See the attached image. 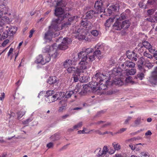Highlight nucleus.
I'll return each mask as SVG.
<instances>
[{
    "label": "nucleus",
    "instance_id": "nucleus-1",
    "mask_svg": "<svg viewBox=\"0 0 157 157\" xmlns=\"http://www.w3.org/2000/svg\"><path fill=\"white\" fill-rule=\"evenodd\" d=\"M56 44H53L51 46H47L44 49V51L49 53H45L43 55H40L37 57L35 62L37 63H40L42 65L45 64L50 60L51 57L55 59L58 55L56 49Z\"/></svg>",
    "mask_w": 157,
    "mask_h": 157
},
{
    "label": "nucleus",
    "instance_id": "nucleus-2",
    "mask_svg": "<svg viewBox=\"0 0 157 157\" xmlns=\"http://www.w3.org/2000/svg\"><path fill=\"white\" fill-rule=\"evenodd\" d=\"M93 81L91 82L90 87L94 90H104L107 88L106 85L101 83V82L105 81L107 84L109 82V77L100 73H97L92 78Z\"/></svg>",
    "mask_w": 157,
    "mask_h": 157
},
{
    "label": "nucleus",
    "instance_id": "nucleus-3",
    "mask_svg": "<svg viewBox=\"0 0 157 157\" xmlns=\"http://www.w3.org/2000/svg\"><path fill=\"white\" fill-rule=\"evenodd\" d=\"M64 11L61 8H57L55 10V14L58 17L57 19H53L52 20V24L53 25V28L56 30H59L62 29L64 27L70 25L71 24L69 23H65L62 25L61 29L59 27V25L60 24L61 22L64 18L66 17V15H64L63 16Z\"/></svg>",
    "mask_w": 157,
    "mask_h": 157
},
{
    "label": "nucleus",
    "instance_id": "nucleus-4",
    "mask_svg": "<svg viewBox=\"0 0 157 157\" xmlns=\"http://www.w3.org/2000/svg\"><path fill=\"white\" fill-rule=\"evenodd\" d=\"M87 54L83 51L79 52L78 53V58L81 59V61L79 63L78 67L82 69L86 70L90 67L89 63L87 61Z\"/></svg>",
    "mask_w": 157,
    "mask_h": 157
},
{
    "label": "nucleus",
    "instance_id": "nucleus-5",
    "mask_svg": "<svg viewBox=\"0 0 157 157\" xmlns=\"http://www.w3.org/2000/svg\"><path fill=\"white\" fill-rule=\"evenodd\" d=\"M9 8L4 4L0 5V31L3 29V27L8 22L9 18L7 17H2L3 14L7 13Z\"/></svg>",
    "mask_w": 157,
    "mask_h": 157
},
{
    "label": "nucleus",
    "instance_id": "nucleus-6",
    "mask_svg": "<svg viewBox=\"0 0 157 157\" xmlns=\"http://www.w3.org/2000/svg\"><path fill=\"white\" fill-rule=\"evenodd\" d=\"M76 29L75 31L73 33L75 34V36L76 38L79 40H86V36L85 35L86 32L84 29H80L79 26L75 27Z\"/></svg>",
    "mask_w": 157,
    "mask_h": 157
},
{
    "label": "nucleus",
    "instance_id": "nucleus-7",
    "mask_svg": "<svg viewBox=\"0 0 157 157\" xmlns=\"http://www.w3.org/2000/svg\"><path fill=\"white\" fill-rule=\"evenodd\" d=\"M89 88L88 86L86 85L84 86L83 88L84 90H82V86L80 84H78L77 85L75 89L74 90V92L75 97L76 98L77 96L76 94L81 96L85 94L87 91V89Z\"/></svg>",
    "mask_w": 157,
    "mask_h": 157
},
{
    "label": "nucleus",
    "instance_id": "nucleus-8",
    "mask_svg": "<svg viewBox=\"0 0 157 157\" xmlns=\"http://www.w3.org/2000/svg\"><path fill=\"white\" fill-rule=\"evenodd\" d=\"M94 8L96 10L95 11L97 13H100L105 11V9L103 6L102 1H98L95 3Z\"/></svg>",
    "mask_w": 157,
    "mask_h": 157
},
{
    "label": "nucleus",
    "instance_id": "nucleus-9",
    "mask_svg": "<svg viewBox=\"0 0 157 157\" xmlns=\"http://www.w3.org/2000/svg\"><path fill=\"white\" fill-rule=\"evenodd\" d=\"M81 26L84 28L85 32L86 30H89L91 29L92 28L93 25L91 22L84 19V20H82Z\"/></svg>",
    "mask_w": 157,
    "mask_h": 157
},
{
    "label": "nucleus",
    "instance_id": "nucleus-10",
    "mask_svg": "<svg viewBox=\"0 0 157 157\" xmlns=\"http://www.w3.org/2000/svg\"><path fill=\"white\" fill-rule=\"evenodd\" d=\"M53 25L52 23V25L49 27L48 30L45 33L44 37L45 39L47 40H49L50 41L51 39L52 36L53 35L54 31H57L55 30L53 28Z\"/></svg>",
    "mask_w": 157,
    "mask_h": 157
},
{
    "label": "nucleus",
    "instance_id": "nucleus-11",
    "mask_svg": "<svg viewBox=\"0 0 157 157\" xmlns=\"http://www.w3.org/2000/svg\"><path fill=\"white\" fill-rule=\"evenodd\" d=\"M85 69H82L81 68L78 67L77 71L75 72V73L73 74V78L74 81L75 82H77L79 79L80 77V75L81 73L84 72V70Z\"/></svg>",
    "mask_w": 157,
    "mask_h": 157
},
{
    "label": "nucleus",
    "instance_id": "nucleus-12",
    "mask_svg": "<svg viewBox=\"0 0 157 157\" xmlns=\"http://www.w3.org/2000/svg\"><path fill=\"white\" fill-rule=\"evenodd\" d=\"M68 39L64 38L61 43L58 45V48L61 50H65L68 48L67 45L69 43Z\"/></svg>",
    "mask_w": 157,
    "mask_h": 157
},
{
    "label": "nucleus",
    "instance_id": "nucleus-13",
    "mask_svg": "<svg viewBox=\"0 0 157 157\" xmlns=\"http://www.w3.org/2000/svg\"><path fill=\"white\" fill-rule=\"evenodd\" d=\"M59 105L58 111L59 112H63L66 109L67 106V102L65 100H61L59 102Z\"/></svg>",
    "mask_w": 157,
    "mask_h": 157
},
{
    "label": "nucleus",
    "instance_id": "nucleus-14",
    "mask_svg": "<svg viewBox=\"0 0 157 157\" xmlns=\"http://www.w3.org/2000/svg\"><path fill=\"white\" fill-rule=\"evenodd\" d=\"M150 82L151 83H155L157 80V67L151 73V75L150 78Z\"/></svg>",
    "mask_w": 157,
    "mask_h": 157
},
{
    "label": "nucleus",
    "instance_id": "nucleus-15",
    "mask_svg": "<svg viewBox=\"0 0 157 157\" xmlns=\"http://www.w3.org/2000/svg\"><path fill=\"white\" fill-rule=\"evenodd\" d=\"M127 57L130 59L135 61L137 60L136 57H137V55L134 52H129L127 53Z\"/></svg>",
    "mask_w": 157,
    "mask_h": 157
},
{
    "label": "nucleus",
    "instance_id": "nucleus-16",
    "mask_svg": "<svg viewBox=\"0 0 157 157\" xmlns=\"http://www.w3.org/2000/svg\"><path fill=\"white\" fill-rule=\"evenodd\" d=\"M113 26V28L116 30H120L122 29L121 23L119 19H117Z\"/></svg>",
    "mask_w": 157,
    "mask_h": 157
},
{
    "label": "nucleus",
    "instance_id": "nucleus-17",
    "mask_svg": "<svg viewBox=\"0 0 157 157\" xmlns=\"http://www.w3.org/2000/svg\"><path fill=\"white\" fill-rule=\"evenodd\" d=\"M7 28H8L7 30H8L10 36H12L17 31V28L14 26H10L9 27L8 26L6 27Z\"/></svg>",
    "mask_w": 157,
    "mask_h": 157
},
{
    "label": "nucleus",
    "instance_id": "nucleus-18",
    "mask_svg": "<svg viewBox=\"0 0 157 157\" xmlns=\"http://www.w3.org/2000/svg\"><path fill=\"white\" fill-rule=\"evenodd\" d=\"M56 98V100H63V98H64L65 96L64 93L62 92H57L55 94Z\"/></svg>",
    "mask_w": 157,
    "mask_h": 157
},
{
    "label": "nucleus",
    "instance_id": "nucleus-19",
    "mask_svg": "<svg viewBox=\"0 0 157 157\" xmlns=\"http://www.w3.org/2000/svg\"><path fill=\"white\" fill-rule=\"evenodd\" d=\"M56 99L55 94L45 98L46 101L48 103H51L55 101H56Z\"/></svg>",
    "mask_w": 157,
    "mask_h": 157
},
{
    "label": "nucleus",
    "instance_id": "nucleus-20",
    "mask_svg": "<svg viewBox=\"0 0 157 157\" xmlns=\"http://www.w3.org/2000/svg\"><path fill=\"white\" fill-rule=\"evenodd\" d=\"M47 82L49 84H52L58 83V80L56 77H51L48 78Z\"/></svg>",
    "mask_w": 157,
    "mask_h": 157
},
{
    "label": "nucleus",
    "instance_id": "nucleus-21",
    "mask_svg": "<svg viewBox=\"0 0 157 157\" xmlns=\"http://www.w3.org/2000/svg\"><path fill=\"white\" fill-rule=\"evenodd\" d=\"M96 13L95 11L93 10H90L87 12L86 14V19H90L92 18L94 16L95 14Z\"/></svg>",
    "mask_w": 157,
    "mask_h": 157
},
{
    "label": "nucleus",
    "instance_id": "nucleus-22",
    "mask_svg": "<svg viewBox=\"0 0 157 157\" xmlns=\"http://www.w3.org/2000/svg\"><path fill=\"white\" fill-rule=\"evenodd\" d=\"M130 23L128 20H125L121 23L122 29H127L130 26Z\"/></svg>",
    "mask_w": 157,
    "mask_h": 157
},
{
    "label": "nucleus",
    "instance_id": "nucleus-23",
    "mask_svg": "<svg viewBox=\"0 0 157 157\" xmlns=\"http://www.w3.org/2000/svg\"><path fill=\"white\" fill-rule=\"evenodd\" d=\"M116 16L115 17H113V18H110L108 19L107 20L105 23V25L106 27H110L113 22L114 20L115 19Z\"/></svg>",
    "mask_w": 157,
    "mask_h": 157
},
{
    "label": "nucleus",
    "instance_id": "nucleus-24",
    "mask_svg": "<svg viewBox=\"0 0 157 157\" xmlns=\"http://www.w3.org/2000/svg\"><path fill=\"white\" fill-rule=\"evenodd\" d=\"M72 61L71 60L67 59L63 62V66L65 68H68L72 65Z\"/></svg>",
    "mask_w": 157,
    "mask_h": 157
},
{
    "label": "nucleus",
    "instance_id": "nucleus-25",
    "mask_svg": "<svg viewBox=\"0 0 157 157\" xmlns=\"http://www.w3.org/2000/svg\"><path fill=\"white\" fill-rule=\"evenodd\" d=\"M124 63L125 66L130 68L134 67L135 65L134 63L130 61H126Z\"/></svg>",
    "mask_w": 157,
    "mask_h": 157
},
{
    "label": "nucleus",
    "instance_id": "nucleus-26",
    "mask_svg": "<svg viewBox=\"0 0 157 157\" xmlns=\"http://www.w3.org/2000/svg\"><path fill=\"white\" fill-rule=\"evenodd\" d=\"M78 67H76V68L73 67H68L67 69V71L69 73H73L74 74L75 73V72L77 71Z\"/></svg>",
    "mask_w": 157,
    "mask_h": 157
},
{
    "label": "nucleus",
    "instance_id": "nucleus-27",
    "mask_svg": "<svg viewBox=\"0 0 157 157\" xmlns=\"http://www.w3.org/2000/svg\"><path fill=\"white\" fill-rule=\"evenodd\" d=\"M136 70L135 68H132L131 69L127 71L126 72V75H133L136 73Z\"/></svg>",
    "mask_w": 157,
    "mask_h": 157
},
{
    "label": "nucleus",
    "instance_id": "nucleus-28",
    "mask_svg": "<svg viewBox=\"0 0 157 157\" xmlns=\"http://www.w3.org/2000/svg\"><path fill=\"white\" fill-rule=\"evenodd\" d=\"M26 112V111L25 110H21L17 113V119H19Z\"/></svg>",
    "mask_w": 157,
    "mask_h": 157
},
{
    "label": "nucleus",
    "instance_id": "nucleus-29",
    "mask_svg": "<svg viewBox=\"0 0 157 157\" xmlns=\"http://www.w3.org/2000/svg\"><path fill=\"white\" fill-rule=\"evenodd\" d=\"M74 92L73 90L67 92L65 94L66 98H70L73 95L75 96Z\"/></svg>",
    "mask_w": 157,
    "mask_h": 157
},
{
    "label": "nucleus",
    "instance_id": "nucleus-30",
    "mask_svg": "<svg viewBox=\"0 0 157 157\" xmlns=\"http://www.w3.org/2000/svg\"><path fill=\"white\" fill-rule=\"evenodd\" d=\"M108 151L107 147L106 146H104L102 150V152L98 153V156H100L101 155L104 154H106L108 152Z\"/></svg>",
    "mask_w": 157,
    "mask_h": 157
},
{
    "label": "nucleus",
    "instance_id": "nucleus-31",
    "mask_svg": "<svg viewBox=\"0 0 157 157\" xmlns=\"http://www.w3.org/2000/svg\"><path fill=\"white\" fill-rule=\"evenodd\" d=\"M112 145L115 150L118 151L121 149V145L118 143L114 142L112 144Z\"/></svg>",
    "mask_w": 157,
    "mask_h": 157
},
{
    "label": "nucleus",
    "instance_id": "nucleus-32",
    "mask_svg": "<svg viewBox=\"0 0 157 157\" xmlns=\"http://www.w3.org/2000/svg\"><path fill=\"white\" fill-rule=\"evenodd\" d=\"M55 91L53 90H48L46 91V94L45 95V98L48 97L52 96L53 95H54Z\"/></svg>",
    "mask_w": 157,
    "mask_h": 157
},
{
    "label": "nucleus",
    "instance_id": "nucleus-33",
    "mask_svg": "<svg viewBox=\"0 0 157 157\" xmlns=\"http://www.w3.org/2000/svg\"><path fill=\"white\" fill-rule=\"evenodd\" d=\"M91 34L94 36H97L100 35L101 33L100 31L98 30H93L91 32Z\"/></svg>",
    "mask_w": 157,
    "mask_h": 157
},
{
    "label": "nucleus",
    "instance_id": "nucleus-34",
    "mask_svg": "<svg viewBox=\"0 0 157 157\" xmlns=\"http://www.w3.org/2000/svg\"><path fill=\"white\" fill-rule=\"evenodd\" d=\"M142 44V46L144 47V48H145L147 49H148L149 48H150L151 45V44L147 41H145L144 42H143Z\"/></svg>",
    "mask_w": 157,
    "mask_h": 157
},
{
    "label": "nucleus",
    "instance_id": "nucleus-35",
    "mask_svg": "<svg viewBox=\"0 0 157 157\" xmlns=\"http://www.w3.org/2000/svg\"><path fill=\"white\" fill-rule=\"evenodd\" d=\"M9 36H10L8 30H6L4 31L2 35V38L4 39L7 38Z\"/></svg>",
    "mask_w": 157,
    "mask_h": 157
},
{
    "label": "nucleus",
    "instance_id": "nucleus-36",
    "mask_svg": "<svg viewBox=\"0 0 157 157\" xmlns=\"http://www.w3.org/2000/svg\"><path fill=\"white\" fill-rule=\"evenodd\" d=\"M141 123V117H138L134 121V124L136 126L139 125Z\"/></svg>",
    "mask_w": 157,
    "mask_h": 157
},
{
    "label": "nucleus",
    "instance_id": "nucleus-37",
    "mask_svg": "<svg viewBox=\"0 0 157 157\" xmlns=\"http://www.w3.org/2000/svg\"><path fill=\"white\" fill-rule=\"evenodd\" d=\"M93 51V49L92 48H89L86 49L84 52L88 56L90 55V53H92Z\"/></svg>",
    "mask_w": 157,
    "mask_h": 157
},
{
    "label": "nucleus",
    "instance_id": "nucleus-38",
    "mask_svg": "<svg viewBox=\"0 0 157 157\" xmlns=\"http://www.w3.org/2000/svg\"><path fill=\"white\" fill-rule=\"evenodd\" d=\"M95 55L93 54V55H90L87 56V61L88 60L90 61H93L95 59Z\"/></svg>",
    "mask_w": 157,
    "mask_h": 157
},
{
    "label": "nucleus",
    "instance_id": "nucleus-39",
    "mask_svg": "<svg viewBox=\"0 0 157 157\" xmlns=\"http://www.w3.org/2000/svg\"><path fill=\"white\" fill-rule=\"evenodd\" d=\"M138 46L140 48L138 49V52L139 53L143 52L144 51V48L142 46V43H140L138 44Z\"/></svg>",
    "mask_w": 157,
    "mask_h": 157
},
{
    "label": "nucleus",
    "instance_id": "nucleus-40",
    "mask_svg": "<svg viewBox=\"0 0 157 157\" xmlns=\"http://www.w3.org/2000/svg\"><path fill=\"white\" fill-rule=\"evenodd\" d=\"M147 60L144 57H141L140 58L139 62L140 63L143 65L144 62L146 63Z\"/></svg>",
    "mask_w": 157,
    "mask_h": 157
},
{
    "label": "nucleus",
    "instance_id": "nucleus-41",
    "mask_svg": "<svg viewBox=\"0 0 157 157\" xmlns=\"http://www.w3.org/2000/svg\"><path fill=\"white\" fill-rule=\"evenodd\" d=\"M82 122H80L77 124L74 125L73 126L74 129L78 130V129L81 128L82 125Z\"/></svg>",
    "mask_w": 157,
    "mask_h": 157
},
{
    "label": "nucleus",
    "instance_id": "nucleus-42",
    "mask_svg": "<svg viewBox=\"0 0 157 157\" xmlns=\"http://www.w3.org/2000/svg\"><path fill=\"white\" fill-rule=\"evenodd\" d=\"M144 57H146L149 59H152L153 56L147 52L145 51L144 53Z\"/></svg>",
    "mask_w": 157,
    "mask_h": 157
},
{
    "label": "nucleus",
    "instance_id": "nucleus-43",
    "mask_svg": "<svg viewBox=\"0 0 157 157\" xmlns=\"http://www.w3.org/2000/svg\"><path fill=\"white\" fill-rule=\"evenodd\" d=\"M33 120V119L32 117H30L25 120L23 121L22 123L24 124H27L32 121Z\"/></svg>",
    "mask_w": 157,
    "mask_h": 157
},
{
    "label": "nucleus",
    "instance_id": "nucleus-44",
    "mask_svg": "<svg viewBox=\"0 0 157 157\" xmlns=\"http://www.w3.org/2000/svg\"><path fill=\"white\" fill-rule=\"evenodd\" d=\"M58 135L55 134L52 136L50 137V139L53 141L57 140L59 139L58 137H57Z\"/></svg>",
    "mask_w": 157,
    "mask_h": 157
},
{
    "label": "nucleus",
    "instance_id": "nucleus-45",
    "mask_svg": "<svg viewBox=\"0 0 157 157\" xmlns=\"http://www.w3.org/2000/svg\"><path fill=\"white\" fill-rule=\"evenodd\" d=\"M126 128H121L120 130H118V131L116 132L115 133V134H121L124 131H126L127 130Z\"/></svg>",
    "mask_w": 157,
    "mask_h": 157
},
{
    "label": "nucleus",
    "instance_id": "nucleus-46",
    "mask_svg": "<svg viewBox=\"0 0 157 157\" xmlns=\"http://www.w3.org/2000/svg\"><path fill=\"white\" fill-rule=\"evenodd\" d=\"M5 97V94L4 93H2L1 94V97H0V101H1V105L0 104V107H1L2 104V102L3 101V100L4 99Z\"/></svg>",
    "mask_w": 157,
    "mask_h": 157
},
{
    "label": "nucleus",
    "instance_id": "nucleus-47",
    "mask_svg": "<svg viewBox=\"0 0 157 157\" xmlns=\"http://www.w3.org/2000/svg\"><path fill=\"white\" fill-rule=\"evenodd\" d=\"M94 54L95 55V56L98 57L100 56L101 54V50H95L94 53Z\"/></svg>",
    "mask_w": 157,
    "mask_h": 157
},
{
    "label": "nucleus",
    "instance_id": "nucleus-48",
    "mask_svg": "<svg viewBox=\"0 0 157 157\" xmlns=\"http://www.w3.org/2000/svg\"><path fill=\"white\" fill-rule=\"evenodd\" d=\"M95 48L96 50H101V51L102 48V45L99 44H98L95 46Z\"/></svg>",
    "mask_w": 157,
    "mask_h": 157
},
{
    "label": "nucleus",
    "instance_id": "nucleus-49",
    "mask_svg": "<svg viewBox=\"0 0 157 157\" xmlns=\"http://www.w3.org/2000/svg\"><path fill=\"white\" fill-rule=\"evenodd\" d=\"M132 118V117L128 116L127 118L125 120L124 124H128L129 122L130 121Z\"/></svg>",
    "mask_w": 157,
    "mask_h": 157
},
{
    "label": "nucleus",
    "instance_id": "nucleus-50",
    "mask_svg": "<svg viewBox=\"0 0 157 157\" xmlns=\"http://www.w3.org/2000/svg\"><path fill=\"white\" fill-rule=\"evenodd\" d=\"M126 18V16L124 13H122L120 16L119 18H117V19H119V20L121 21L122 20L125 19Z\"/></svg>",
    "mask_w": 157,
    "mask_h": 157
},
{
    "label": "nucleus",
    "instance_id": "nucleus-51",
    "mask_svg": "<svg viewBox=\"0 0 157 157\" xmlns=\"http://www.w3.org/2000/svg\"><path fill=\"white\" fill-rule=\"evenodd\" d=\"M154 10L153 9L149 10L147 11V15L151 16L154 13Z\"/></svg>",
    "mask_w": 157,
    "mask_h": 157
},
{
    "label": "nucleus",
    "instance_id": "nucleus-52",
    "mask_svg": "<svg viewBox=\"0 0 157 157\" xmlns=\"http://www.w3.org/2000/svg\"><path fill=\"white\" fill-rule=\"evenodd\" d=\"M110 8L112 9L113 11H118L119 9L117 6H113L112 7H110Z\"/></svg>",
    "mask_w": 157,
    "mask_h": 157
},
{
    "label": "nucleus",
    "instance_id": "nucleus-53",
    "mask_svg": "<svg viewBox=\"0 0 157 157\" xmlns=\"http://www.w3.org/2000/svg\"><path fill=\"white\" fill-rule=\"evenodd\" d=\"M137 76L140 79L142 80L144 77V74L142 72L138 74Z\"/></svg>",
    "mask_w": 157,
    "mask_h": 157
},
{
    "label": "nucleus",
    "instance_id": "nucleus-54",
    "mask_svg": "<svg viewBox=\"0 0 157 157\" xmlns=\"http://www.w3.org/2000/svg\"><path fill=\"white\" fill-rule=\"evenodd\" d=\"M146 63V67H147L149 69L150 68L152 67L153 65L151 63H149V61H148L147 60Z\"/></svg>",
    "mask_w": 157,
    "mask_h": 157
},
{
    "label": "nucleus",
    "instance_id": "nucleus-55",
    "mask_svg": "<svg viewBox=\"0 0 157 157\" xmlns=\"http://www.w3.org/2000/svg\"><path fill=\"white\" fill-rule=\"evenodd\" d=\"M141 157H149V155L147 152H142L141 153Z\"/></svg>",
    "mask_w": 157,
    "mask_h": 157
},
{
    "label": "nucleus",
    "instance_id": "nucleus-56",
    "mask_svg": "<svg viewBox=\"0 0 157 157\" xmlns=\"http://www.w3.org/2000/svg\"><path fill=\"white\" fill-rule=\"evenodd\" d=\"M148 49L149 50V52L152 53H154V52L155 51V49L152 47L151 45V47H150V48H149Z\"/></svg>",
    "mask_w": 157,
    "mask_h": 157
},
{
    "label": "nucleus",
    "instance_id": "nucleus-57",
    "mask_svg": "<svg viewBox=\"0 0 157 157\" xmlns=\"http://www.w3.org/2000/svg\"><path fill=\"white\" fill-rule=\"evenodd\" d=\"M111 124V123L110 122H108L104 124L103 125H102L101 127V128H105L108 126H109Z\"/></svg>",
    "mask_w": 157,
    "mask_h": 157
},
{
    "label": "nucleus",
    "instance_id": "nucleus-58",
    "mask_svg": "<svg viewBox=\"0 0 157 157\" xmlns=\"http://www.w3.org/2000/svg\"><path fill=\"white\" fill-rule=\"evenodd\" d=\"M13 51V49L12 48H11L10 49L9 52L8 53V56H10L12 54Z\"/></svg>",
    "mask_w": 157,
    "mask_h": 157
},
{
    "label": "nucleus",
    "instance_id": "nucleus-59",
    "mask_svg": "<svg viewBox=\"0 0 157 157\" xmlns=\"http://www.w3.org/2000/svg\"><path fill=\"white\" fill-rule=\"evenodd\" d=\"M115 83L116 84L121 86L123 84V82L120 79H119Z\"/></svg>",
    "mask_w": 157,
    "mask_h": 157
},
{
    "label": "nucleus",
    "instance_id": "nucleus-60",
    "mask_svg": "<svg viewBox=\"0 0 157 157\" xmlns=\"http://www.w3.org/2000/svg\"><path fill=\"white\" fill-rule=\"evenodd\" d=\"M78 133L79 134H89L90 132H84V130H79L78 131Z\"/></svg>",
    "mask_w": 157,
    "mask_h": 157
},
{
    "label": "nucleus",
    "instance_id": "nucleus-61",
    "mask_svg": "<svg viewBox=\"0 0 157 157\" xmlns=\"http://www.w3.org/2000/svg\"><path fill=\"white\" fill-rule=\"evenodd\" d=\"M115 149H113V148H110L109 150L108 153L110 154H113L115 153Z\"/></svg>",
    "mask_w": 157,
    "mask_h": 157
},
{
    "label": "nucleus",
    "instance_id": "nucleus-62",
    "mask_svg": "<svg viewBox=\"0 0 157 157\" xmlns=\"http://www.w3.org/2000/svg\"><path fill=\"white\" fill-rule=\"evenodd\" d=\"M9 40L8 39L5 40L2 44V46L4 47L6 44H7L9 43Z\"/></svg>",
    "mask_w": 157,
    "mask_h": 157
},
{
    "label": "nucleus",
    "instance_id": "nucleus-63",
    "mask_svg": "<svg viewBox=\"0 0 157 157\" xmlns=\"http://www.w3.org/2000/svg\"><path fill=\"white\" fill-rule=\"evenodd\" d=\"M35 31V30L33 29H32L30 30L29 32V38H31L32 36L33 35Z\"/></svg>",
    "mask_w": 157,
    "mask_h": 157
},
{
    "label": "nucleus",
    "instance_id": "nucleus-64",
    "mask_svg": "<svg viewBox=\"0 0 157 157\" xmlns=\"http://www.w3.org/2000/svg\"><path fill=\"white\" fill-rule=\"evenodd\" d=\"M132 80V78L131 76H128L126 79V81L127 82H130Z\"/></svg>",
    "mask_w": 157,
    "mask_h": 157
}]
</instances>
